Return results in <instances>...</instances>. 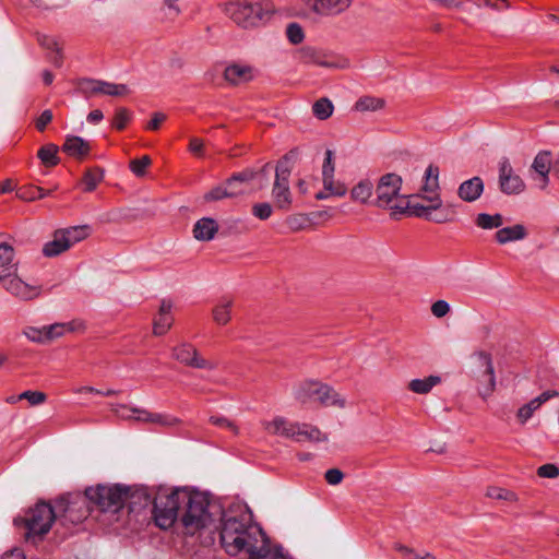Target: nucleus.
<instances>
[{
  "instance_id": "obj_17",
  "label": "nucleus",
  "mask_w": 559,
  "mask_h": 559,
  "mask_svg": "<svg viewBox=\"0 0 559 559\" xmlns=\"http://www.w3.org/2000/svg\"><path fill=\"white\" fill-rule=\"evenodd\" d=\"M302 2L321 16H336L345 12L353 0H302Z\"/></svg>"
},
{
  "instance_id": "obj_30",
  "label": "nucleus",
  "mask_w": 559,
  "mask_h": 559,
  "mask_svg": "<svg viewBox=\"0 0 559 559\" xmlns=\"http://www.w3.org/2000/svg\"><path fill=\"white\" fill-rule=\"evenodd\" d=\"M71 247L69 246L63 234L60 229H58L53 233L52 240L45 243L43 248V253L44 255L51 258L61 254L62 252L67 251Z\"/></svg>"
},
{
  "instance_id": "obj_57",
  "label": "nucleus",
  "mask_w": 559,
  "mask_h": 559,
  "mask_svg": "<svg viewBox=\"0 0 559 559\" xmlns=\"http://www.w3.org/2000/svg\"><path fill=\"white\" fill-rule=\"evenodd\" d=\"M46 394L40 391H24L17 399L27 400L31 405H39L46 401Z\"/></svg>"
},
{
  "instance_id": "obj_58",
  "label": "nucleus",
  "mask_w": 559,
  "mask_h": 559,
  "mask_svg": "<svg viewBox=\"0 0 559 559\" xmlns=\"http://www.w3.org/2000/svg\"><path fill=\"white\" fill-rule=\"evenodd\" d=\"M210 423L215 425V426H217V427L229 429L230 431H233L234 435H238L239 433V429H238L237 425L234 421H231L228 418H226V417H223V416H211L210 417Z\"/></svg>"
},
{
  "instance_id": "obj_29",
  "label": "nucleus",
  "mask_w": 559,
  "mask_h": 559,
  "mask_svg": "<svg viewBox=\"0 0 559 559\" xmlns=\"http://www.w3.org/2000/svg\"><path fill=\"white\" fill-rule=\"evenodd\" d=\"M234 300L228 297L219 299L212 310L213 320L218 325H226L231 319V308Z\"/></svg>"
},
{
  "instance_id": "obj_21",
  "label": "nucleus",
  "mask_w": 559,
  "mask_h": 559,
  "mask_svg": "<svg viewBox=\"0 0 559 559\" xmlns=\"http://www.w3.org/2000/svg\"><path fill=\"white\" fill-rule=\"evenodd\" d=\"M263 428L271 435H277L285 438L295 440L296 432L299 429V423H293L284 417H275L273 420H265L262 423Z\"/></svg>"
},
{
  "instance_id": "obj_15",
  "label": "nucleus",
  "mask_w": 559,
  "mask_h": 559,
  "mask_svg": "<svg viewBox=\"0 0 559 559\" xmlns=\"http://www.w3.org/2000/svg\"><path fill=\"white\" fill-rule=\"evenodd\" d=\"M551 168V154L549 151H540L534 158L530 169L531 178L540 190H545L549 183Z\"/></svg>"
},
{
  "instance_id": "obj_35",
  "label": "nucleus",
  "mask_w": 559,
  "mask_h": 559,
  "mask_svg": "<svg viewBox=\"0 0 559 559\" xmlns=\"http://www.w3.org/2000/svg\"><path fill=\"white\" fill-rule=\"evenodd\" d=\"M441 381L438 376H429L425 379H413L408 383V389L417 394H427L429 393L433 386L439 384Z\"/></svg>"
},
{
  "instance_id": "obj_24",
  "label": "nucleus",
  "mask_w": 559,
  "mask_h": 559,
  "mask_svg": "<svg viewBox=\"0 0 559 559\" xmlns=\"http://www.w3.org/2000/svg\"><path fill=\"white\" fill-rule=\"evenodd\" d=\"M173 304L169 300H163L160 302L158 316L155 318L153 323L154 335L160 336L168 332L174 323L171 316Z\"/></svg>"
},
{
  "instance_id": "obj_25",
  "label": "nucleus",
  "mask_w": 559,
  "mask_h": 559,
  "mask_svg": "<svg viewBox=\"0 0 559 559\" xmlns=\"http://www.w3.org/2000/svg\"><path fill=\"white\" fill-rule=\"evenodd\" d=\"M62 151L69 156L83 159L91 152V145L83 138L78 135H67L62 145Z\"/></svg>"
},
{
  "instance_id": "obj_4",
  "label": "nucleus",
  "mask_w": 559,
  "mask_h": 559,
  "mask_svg": "<svg viewBox=\"0 0 559 559\" xmlns=\"http://www.w3.org/2000/svg\"><path fill=\"white\" fill-rule=\"evenodd\" d=\"M403 179L395 173L381 176L376 186V199L372 204L380 209H390L392 216L404 215L407 212V195L401 194Z\"/></svg>"
},
{
  "instance_id": "obj_18",
  "label": "nucleus",
  "mask_w": 559,
  "mask_h": 559,
  "mask_svg": "<svg viewBox=\"0 0 559 559\" xmlns=\"http://www.w3.org/2000/svg\"><path fill=\"white\" fill-rule=\"evenodd\" d=\"M255 74L257 70L245 63H231L224 70V79L233 85L250 82L255 78Z\"/></svg>"
},
{
  "instance_id": "obj_8",
  "label": "nucleus",
  "mask_w": 559,
  "mask_h": 559,
  "mask_svg": "<svg viewBox=\"0 0 559 559\" xmlns=\"http://www.w3.org/2000/svg\"><path fill=\"white\" fill-rule=\"evenodd\" d=\"M85 497L90 503L103 512H118L128 500V486L97 485L85 489Z\"/></svg>"
},
{
  "instance_id": "obj_48",
  "label": "nucleus",
  "mask_w": 559,
  "mask_h": 559,
  "mask_svg": "<svg viewBox=\"0 0 559 559\" xmlns=\"http://www.w3.org/2000/svg\"><path fill=\"white\" fill-rule=\"evenodd\" d=\"M47 193L39 187L24 186L16 190V198L23 201H35L43 199Z\"/></svg>"
},
{
  "instance_id": "obj_46",
  "label": "nucleus",
  "mask_w": 559,
  "mask_h": 559,
  "mask_svg": "<svg viewBox=\"0 0 559 559\" xmlns=\"http://www.w3.org/2000/svg\"><path fill=\"white\" fill-rule=\"evenodd\" d=\"M333 110L334 106L332 102L326 97L318 99L312 105V112L314 117H317L320 120H326L328 118H330L333 114Z\"/></svg>"
},
{
  "instance_id": "obj_63",
  "label": "nucleus",
  "mask_w": 559,
  "mask_h": 559,
  "mask_svg": "<svg viewBox=\"0 0 559 559\" xmlns=\"http://www.w3.org/2000/svg\"><path fill=\"white\" fill-rule=\"evenodd\" d=\"M537 475L544 478H555L559 475V468L554 464H544L538 467Z\"/></svg>"
},
{
  "instance_id": "obj_5",
  "label": "nucleus",
  "mask_w": 559,
  "mask_h": 559,
  "mask_svg": "<svg viewBox=\"0 0 559 559\" xmlns=\"http://www.w3.org/2000/svg\"><path fill=\"white\" fill-rule=\"evenodd\" d=\"M58 514L56 506L52 507L46 502H39L31 508L24 518L15 519V525L23 524L26 532L24 537L27 542L36 544L41 542L49 533L51 525L57 521Z\"/></svg>"
},
{
  "instance_id": "obj_1",
  "label": "nucleus",
  "mask_w": 559,
  "mask_h": 559,
  "mask_svg": "<svg viewBox=\"0 0 559 559\" xmlns=\"http://www.w3.org/2000/svg\"><path fill=\"white\" fill-rule=\"evenodd\" d=\"M217 519L222 522L221 544L228 555L236 556L245 550L248 559H286L280 552H271L264 532L251 523L249 515L223 518L222 514Z\"/></svg>"
},
{
  "instance_id": "obj_6",
  "label": "nucleus",
  "mask_w": 559,
  "mask_h": 559,
  "mask_svg": "<svg viewBox=\"0 0 559 559\" xmlns=\"http://www.w3.org/2000/svg\"><path fill=\"white\" fill-rule=\"evenodd\" d=\"M187 497V488L160 490L153 499L154 520L158 527L167 530L177 520L180 521L182 503Z\"/></svg>"
},
{
  "instance_id": "obj_37",
  "label": "nucleus",
  "mask_w": 559,
  "mask_h": 559,
  "mask_svg": "<svg viewBox=\"0 0 559 559\" xmlns=\"http://www.w3.org/2000/svg\"><path fill=\"white\" fill-rule=\"evenodd\" d=\"M373 185L369 179L360 180L350 191V198L360 203H367L372 195Z\"/></svg>"
},
{
  "instance_id": "obj_11",
  "label": "nucleus",
  "mask_w": 559,
  "mask_h": 559,
  "mask_svg": "<svg viewBox=\"0 0 559 559\" xmlns=\"http://www.w3.org/2000/svg\"><path fill=\"white\" fill-rule=\"evenodd\" d=\"M86 497H74L70 500V496H63L56 500V511L58 514L57 522L63 526L75 525L81 523L88 516L90 507Z\"/></svg>"
},
{
  "instance_id": "obj_43",
  "label": "nucleus",
  "mask_w": 559,
  "mask_h": 559,
  "mask_svg": "<svg viewBox=\"0 0 559 559\" xmlns=\"http://www.w3.org/2000/svg\"><path fill=\"white\" fill-rule=\"evenodd\" d=\"M300 60L305 63H314L322 67H333V63H330L323 59V56L312 47H304L299 51Z\"/></svg>"
},
{
  "instance_id": "obj_44",
  "label": "nucleus",
  "mask_w": 559,
  "mask_h": 559,
  "mask_svg": "<svg viewBox=\"0 0 559 559\" xmlns=\"http://www.w3.org/2000/svg\"><path fill=\"white\" fill-rule=\"evenodd\" d=\"M144 408L128 406L127 404L115 403L110 404V411L122 420H134L139 417V412Z\"/></svg>"
},
{
  "instance_id": "obj_9",
  "label": "nucleus",
  "mask_w": 559,
  "mask_h": 559,
  "mask_svg": "<svg viewBox=\"0 0 559 559\" xmlns=\"http://www.w3.org/2000/svg\"><path fill=\"white\" fill-rule=\"evenodd\" d=\"M296 155L290 151L277 163L275 168V180L272 188V199L275 206L282 211H288L293 204V194L289 188L290 166L289 160Z\"/></svg>"
},
{
  "instance_id": "obj_2",
  "label": "nucleus",
  "mask_w": 559,
  "mask_h": 559,
  "mask_svg": "<svg viewBox=\"0 0 559 559\" xmlns=\"http://www.w3.org/2000/svg\"><path fill=\"white\" fill-rule=\"evenodd\" d=\"M222 514L221 504L212 500L207 493L187 489L180 515L185 534L193 536L214 524L216 518Z\"/></svg>"
},
{
  "instance_id": "obj_7",
  "label": "nucleus",
  "mask_w": 559,
  "mask_h": 559,
  "mask_svg": "<svg viewBox=\"0 0 559 559\" xmlns=\"http://www.w3.org/2000/svg\"><path fill=\"white\" fill-rule=\"evenodd\" d=\"M187 497V488L160 490L153 499L154 520L158 527L167 530L177 520L180 521L182 503Z\"/></svg>"
},
{
  "instance_id": "obj_40",
  "label": "nucleus",
  "mask_w": 559,
  "mask_h": 559,
  "mask_svg": "<svg viewBox=\"0 0 559 559\" xmlns=\"http://www.w3.org/2000/svg\"><path fill=\"white\" fill-rule=\"evenodd\" d=\"M14 260V250L8 243H0V267L3 269L0 273L16 272V263Z\"/></svg>"
},
{
  "instance_id": "obj_19",
  "label": "nucleus",
  "mask_w": 559,
  "mask_h": 559,
  "mask_svg": "<svg viewBox=\"0 0 559 559\" xmlns=\"http://www.w3.org/2000/svg\"><path fill=\"white\" fill-rule=\"evenodd\" d=\"M418 195H411V198H417ZM425 200L429 202V205H423L420 203L412 202L409 197L407 195V212L405 214L414 215L416 217L430 219V214L432 211H437L442 206V200L438 193L433 195H425Z\"/></svg>"
},
{
  "instance_id": "obj_38",
  "label": "nucleus",
  "mask_w": 559,
  "mask_h": 559,
  "mask_svg": "<svg viewBox=\"0 0 559 559\" xmlns=\"http://www.w3.org/2000/svg\"><path fill=\"white\" fill-rule=\"evenodd\" d=\"M384 106H385V100L383 98L366 95V96L360 97L355 103L354 108L357 111L365 112V111H377V110L384 108Z\"/></svg>"
},
{
  "instance_id": "obj_20",
  "label": "nucleus",
  "mask_w": 559,
  "mask_h": 559,
  "mask_svg": "<svg viewBox=\"0 0 559 559\" xmlns=\"http://www.w3.org/2000/svg\"><path fill=\"white\" fill-rule=\"evenodd\" d=\"M559 396L556 390H548L539 394L537 397L531 400L528 403L521 406L516 412V419L521 425H524L534 413L550 399Z\"/></svg>"
},
{
  "instance_id": "obj_14",
  "label": "nucleus",
  "mask_w": 559,
  "mask_h": 559,
  "mask_svg": "<svg viewBox=\"0 0 559 559\" xmlns=\"http://www.w3.org/2000/svg\"><path fill=\"white\" fill-rule=\"evenodd\" d=\"M14 273H0V283L7 292L23 300H29L39 295L37 287L24 283Z\"/></svg>"
},
{
  "instance_id": "obj_55",
  "label": "nucleus",
  "mask_w": 559,
  "mask_h": 559,
  "mask_svg": "<svg viewBox=\"0 0 559 559\" xmlns=\"http://www.w3.org/2000/svg\"><path fill=\"white\" fill-rule=\"evenodd\" d=\"M272 213H273V207L267 202L255 203L252 206L253 216H255L257 218H259L261 221H265V219L270 218Z\"/></svg>"
},
{
  "instance_id": "obj_16",
  "label": "nucleus",
  "mask_w": 559,
  "mask_h": 559,
  "mask_svg": "<svg viewBox=\"0 0 559 559\" xmlns=\"http://www.w3.org/2000/svg\"><path fill=\"white\" fill-rule=\"evenodd\" d=\"M477 357L484 370L478 377L479 381V394L486 399L496 389V376L491 356L488 353L479 352L477 353Z\"/></svg>"
},
{
  "instance_id": "obj_26",
  "label": "nucleus",
  "mask_w": 559,
  "mask_h": 559,
  "mask_svg": "<svg viewBox=\"0 0 559 559\" xmlns=\"http://www.w3.org/2000/svg\"><path fill=\"white\" fill-rule=\"evenodd\" d=\"M153 496L145 487H129L128 486V503L131 511L146 508L153 503Z\"/></svg>"
},
{
  "instance_id": "obj_23",
  "label": "nucleus",
  "mask_w": 559,
  "mask_h": 559,
  "mask_svg": "<svg viewBox=\"0 0 559 559\" xmlns=\"http://www.w3.org/2000/svg\"><path fill=\"white\" fill-rule=\"evenodd\" d=\"M483 192L484 181L478 176L463 181L457 189L459 198L469 203L478 200Z\"/></svg>"
},
{
  "instance_id": "obj_41",
  "label": "nucleus",
  "mask_w": 559,
  "mask_h": 559,
  "mask_svg": "<svg viewBox=\"0 0 559 559\" xmlns=\"http://www.w3.org/2000/svg\"><path fill=\"white\" fill-rule=\"evenodd\" d=\"M76 90L86 98L100 95L102 91L99 86V80L88 78L78 80Z\"/></svg>"
},
{
  "instance_id": "obj_31",
  "label": "nucleus",
  "mask_w": 559,
  "mask_h": 559,
  "mask_svg": "<svg viewBox=\"0 0 559 559\" xmlns=\"http://www.w3.org/2000/svg\"><path fill=\"white\" fill-rule=\"evenodd\" d=\"M246 193V189H227L226 181L211 189L204 194V200L207 202L219 201L227 198H237Z\"/></svg>"
},
{
  "instance_id": "obj_49",
  "label": "nucleus",
  "mask_w": 559,
  "mask_h": 559,
  "mask_svg": "<svg viewBox=\"0 0 559 559\" xmlns=\"http://www.w3.org/2000/svg\"><path fill=\"white\" fill-rule=\"evenodd\" d=\"M486 496L496 500H506L509 502L518 501L515 492L497 486H490L486 490Z\"/></svg>"
},
{
  "instance_id": "obj_51",
  "label": "nucleus",
  "mask_w": 559,
  "mask_h": 559,
  "mask_svg": "<svg viewBox=\"0 0 559 559\" xmlns=\"http://www.w3.org/2000/svg\"><path fill=\"white\" fill-rule=\"evenodd\" d=\"M131 117L132 112L129 109L124 107L118 108L112 120V127L117 130H123L131 120Z\"/></svg>"
},
{
  "instance_id": "obj_62",
  "label": "nucleus",
  "mask_w": 559,
  "mask_h": 559,
  "mask_svg": "<svg viewBox=\"0 0 559 559\" xmlns=\"http://www.w3.org/2000/svg\"><path fill=\"white\" fill-rule=\"evenodd\" d=\"M324 478L329 485L335 486L342 483L344 474L338 468H330L325 472Z\"/></svg>"
},
{
  "instance_id": "obj_61",
  "label": "nucleus",
  "mask_w": 559,
  "mask_h": 559,
  "mask_svg": "<svg viewBox=\"0 0 559 559\" xmlns=\"http://www.w3.org/2000/svg\"><path fill=\"white\" fill-rule=\"evenodd\" d=\"M53 114L50 109L44 110L35 121V127L39 132H44L46 127L52 121Z\"/></svg>"
},
{
  "instance_id": "obj_12",
  "label": "nucleus",
  "mask_w": 559,
  "mask_h": 559,
  "mask_svg": "<svg viewBox=\"0 0 559 559\" xmlns=\"http://www.w3.org/2000/svg\"><path fill=\"white\" fill-rule=\"evenodd\" d=\"M499 188L504 194H520L525 190V182L514 173V169L507 157L499 162Z\"/></svg>"
},
{
  "instance_id": "obj_39",
  "label": "nucleus",
  "mask_w": 559,
  "mask_h": 559,
  "mask_svg": "<svg viewBox=\"0 0 559 559\" xmlns=\"http://www.w3.org/2000/svg\"><path fill=\"white\" fill-rule=\"evenodd\" d=\"M100 95L112 97H127L131 94V88L127 84H117L99 80Z\"/></svg>"
},
{
  "instance_id": "obj_13",
  "label": "nucleus",
  "mask_w": 559,
  "mask_h": 559,
  "mask_svg": "<svg viewBox=\"0 0 559 559\" xmlns=\"http://www.w3.org/2000/svg\"><path fill=\"white\" fill-rule=\"evenodd\" d=\"M173 357L180 364L197 369L213 370L216 368L215 362L200 357L197 348L189 343H182L179 346L174 347Z\"/></svg>"
},
{
  "instance_id": "obj_22",
  "label": "nucleus",
  "mask_w": 559,
  "mask_h": 559,
  "mask_svg": "<svg viewBox=\"0 0 559 559\" xmlns=\"http://www.w3.org/2000/svg\"><path fill=\"white\" fill-rule=\"evenodd\" d=\"M135 421L143 424H152L157 427L171 428L178 426L181 420L166 413H153L144 408L139 412V417H134Z\"/></svg>"
},
{
  "instance_id": "obj_32",
  "label": "nucleus",
  "mask_w": 559,
  "mask_h": 559,
  "mask_svg": "<svg viewBox=\"0 0 559 559\" xmlns=\"http://www.w3.org/2000/svg\"><path fill=\"white\" fill-rule=\"evenodd\" d=\"M296 441H310V442H319L326 441L328 437L320 431L318 427L311 426L309 424H299V429L296 432Z\"/></svg>"
},
{
  "instance_id": "obj_50",
  "label": "nucleus",
  "mask_w": 559,
  "mask_h": 559,
  "mask_svg": "<svg viewBox=\"0 0 559 559\" xmlns=\"http://www.w3.org/2000/svg\"><path fill=\"white\" fill-rule=\"evenodd\" d=\"M323 188L325 191L333 197H344L347 193V187L341 181H335L334 176L332 178L322 179Z\"/></svg>"
},
{
  "instance_id": "obj_28",
  "label": "nucleus",
  "mask_w": 559,
  "mask_h": 559,
  "mask_svg": "<svg viewBox=\"0 0 559 559\" xmlns=\"http://www.w3.org/2000/svg\"><path fill=\"white\" fill-rule=\"evenodd\" d=\"M527 236V231L524 225L515 224L513 226L500 228L495 237L500 245L508 242L522 240Z\"/></svg>"
},
{
  "instance_id": "obj_42",
  "label": "nucleus",
  "mask_w": 559,
  "mask_h": 559,
  "mask_svg": "<svg viewBox=\"0 0 559 559\" xmlns=\"http://www.w3.org/2000/svg\"><path fill=\"white\" fill-rule=\"evenodd\" d=\"M439 189V168L429 165L425 171L423 190L428 193H436Z\"/></svg>"
},
{
  "instance_id": "obj_27",
  "label": "nucleus",
  "mask_w": 559,
  "mask_h": 559,
  "mask_svg": "<svg viewBox=\"0 0 559 559\" xmlns=\"http://www.w3.org/2000/svg\"><path fill=\"white\" fill-rule=\"evenodd\" d=\"M217 231V222L210 217L199 219L193 227L194 238L201 241L212 240Z\"/></svg>"
},
{
  "instance_id": "obj_59",
  "label": "nucleus",
  "mask_w": 559,
  "mask_h": 559,
  "mask_svg": "<svg viewBox=\"0 0 559 559\" xmlns=\"http://www.w3.org/2000/svg\"><path fill=\"white\" fill-rule=\"evenodd\" d=\"M334 176L333 151H325V158L322 166V179L332 178Z\"/></svg>"
},
{
  "instance_id": "obj_52",
  "label": "nucleus",
  "mask_w": 559,
  "mask_h": 559,
  "mask_svg": "<svg viewBox=\"0 0 559 559\" xmlns=\"http://www.w3.org/2000/svg\"><path fill=\"white\" fill-rule=\"evenodd\" d=\"M67 330L72 331V328H69L68 324L64 323H55L45 326L47 342L62 336Z\"/></svg>"
},
{
  "instance_id": "obj_10",
  "label": "nucleus",
  "mask_w": 559,
  "mask_h": 559,
  "mask_svg": "<svg viewBox=\"0 0 559 559\" xmlns=\"http://www.w3.org/2000/svg\"><path fill=\"white\" fill-rule=\"evenodd\" d=\"M295 397L301 404L316 401L324 406H345V401L341 399L340 394L335 392L333 388L316 381L301 383L295 392Z\"/></svg>"
},
{
  "instance_id": "obj_53",
  "label": "nucleus",
  "mask_w": 559,
  "mask_h": 559,
  "mask_svg": "<svg viewBox=\"0 0 559 559\" xmlns=\"http://www.w3.org/2000/svg\"><path fill=\"white\" fill-rule=\"evenodd\" d=\"M151 163L152 160L150 156L144 155L141 158L132 159L130 162V169L135 176L142 177L145 175V170L151 165Z\"/></svg>"
},
{
  "instance_id": "obj_3",
  "label": "nucleus",
  "mask_w": 559,
  "mask_h": 559,
  "mask_svg": "<svg viewBox=\"0 0 559 559\" xmlns=\"http://www.w3.org/2000/svg\"><path fill=\"white\" fill-rule=\"evenodd\" d=\"M225 13L243 28L265 23L274 12L269 0H231L225 4Z\"/></svg>"
},
{
  "instance_id": "obj_33",
  "label": "nucleus",
  "mask_w": 559,
  "mask_h": 559,
  "mask_svg": "<svg viewBox=\"0 0 559 559\" xmlns=\"http://www.w3.org/2000/svg\"><path fill=\"white\" fill-rule=\"evenodd\" d=\"M58 153L59 146L53 143H48L38 150L37 157L40 159L45 167L50 168L57 166L60 163Z\"/></svg>"
},
{
  "instance_id": "obj_60",
  "label": "nucleus",
  "mask_w": 559,
  "mask_h": 559,
  "mask_svg": "<svg viewBox=\"0 0 559 559\" xmlns=\"http://www.w3.org/2000/svg\"><path fill=\"white\" fill-rule=\"evenodd\" d=\"M450 312V305L445 300H437L431 305V313L436 318H443Z\"/></svg>"
},
{
  "instance_id": "obj_45",
  "label": "nucleus",
  "mask_w": 559,
  "mask_h": 559,
  "mask_svg": "<svg viewBox=\"0 0 559 559\" xmlns=\"http://www.w3.org/2000/svg\"><path fill=\"white\" fill-rule=\"evenodd\" d=\"M475 223L483 229H493L502 226L503 217L501 214L490 215L487 213H479Z\"/></svg>"
},
{
  "instance_id": "obj_47",
  "label": "nucleus",
  "mask_w": 559,
  "mask_h": 559,
  "mask_svg": "<svg viewBox=\"0 0 559 559\" xmlns=\"http://www.w3.org/2000/svg\"><path fill=\"white\" fill-rule=\"evenodd\" d=\"M258 175V171L253 168H246L239 173L233 174L227 180V186H235V185H241L245 186L246 183H249L252 181Z\"/></svg>"
},
{
  "instance_id": "obj_34",
  "label": "nucleus",
  "mask_w": 559,
  "mask_h": 559,
  "mask_svg": "<svg viewBox=\"0 0 559 559\" xmlns=\"http://www.w3.org/2000/svg\"><path fill=\"white\" fill-rule=\"evenodd\" d=\"M70 247L86 239L91 234L88 225L71 226L60 229Z\"/></svg>"
},
{
  "instance_id": "obj_54",
  "label": "nucleus",
  "mask_w": 559,
  "mask_h": 559,
  "mask_svg": "<svg viewBox=\"0 0 559 559\" xmlns=\"http://www.w3.org/2000/svg\"><path fill=\"white\" fill-rule=\"evenodd\" d=\"M286 35L288 40L294 45L300 44L305 37L302 27L297 23L287 25Z\"/></svg>"
},
{
  "instance_id": "obj_56",
  "label": "nucleus",
  "mask_w": 559,
  "mask_h": 559,
  "mask_svg": "<svg viewBox=\"0 0 559 559\" xmlns=\"http://www.w3.org/2000/svg\"><path fill=\"white\" fill-rule=\"evenodd\" d=\"M23 334L32 342L47 343L45 326H43L41 329L28 326L24 329Z\"/></svg>"
},
{
  "instance_id": "obj_64",
  "label": "nucleus",
  "mask_w": 559,
  "mask_h": 559,
  "mask_svg": "<svg viewBox=\"0 0 559 559\" xmlns=\"http://www.w3.org/2000/svg\"><path fill=\"white\" fill-rule=\"evenodd\" d=\"M166 120V115L163 112H154L152 119L147 123L148 130H157L160 124Z\"/></svg>"
},
{
  "instance_id": "obj_36",
  "label": "nucleus",
  "mask_w": 559,
  "mask_h": 559,
  "mask_svg": "<svg viewBox=\"0 0 559 559\" xmlns=\"http://www.w3.org/2000/svg\"><path fill=\"white\" fill-rule=\"evenodd\" d=\"M105 171L100 167H93L86 169L84 176L82 178V183L84 186L83 190L85 192H92L96 189L99 182L104 179Z\"/></svg>"
}]
</instances>
